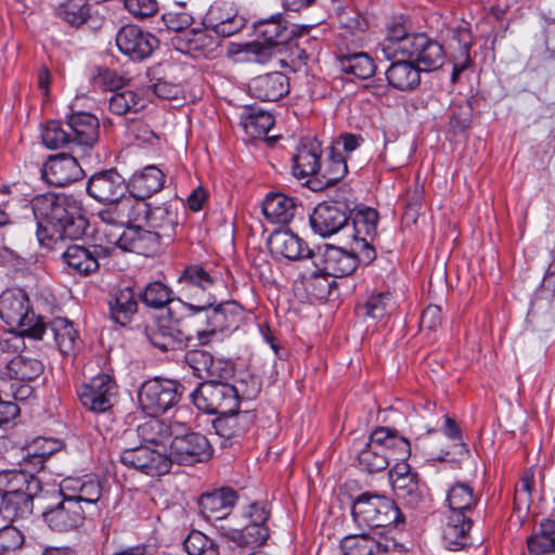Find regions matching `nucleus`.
<instances>
[{"instance_id": "nucleus-1", "label": "nucleus", "mask_w": 555, "mask_h": 555, "mask_svg": "<svg viewBox=\"0 0 555 555\" xmlns=\"http://www.w3.org/2000/svg\"><path fill=\"white\" fill-rule=\"evenodd\" d=\"M37 220V238L42 246L53 248L57 242L81 237L88 221L81 202L72 194L44 193L31 199Z\"/></svg>"}, {"instance_id": "nucleus-2", "label": "nucleus", "mask_w": 555, "mask_h": 555, "mask_svg": "<svg viewBox=\"0 0 555 555\" xmlns=\"http://www.w3.org/2000/svg\"><path fill=\"white\" fill-rule=\"evenodd\" d=\"M185 307L190 311L189 322L196 333L199 345L204 346L219 339L222 333L236 326L238 307L235 302L216 305L215 296H209L204 302H189Z\"/></svg>"}, {"instance_id": "nucleus-3", "label": "nucleus", "mask_w": 555, "mask_h": 555, "mask_svg": "<svg viewBox=\"0 0 555 555\" xmlns=\"http://www.w3.org/2000/svg\"><path fill=\"white\" fill-rule=\"evenodd\" d=\"M447 502L451 515L443 529V541L449 550L457 551L469 542L472 519L467 513L476 507L479 496L469 483L459 481L448 490Z\"/></svg>"}, {"instance_id": "nucleus-4", "label": "nucleus", "mask_w": 555, "mask_h": 555, "mask_svg": "<svg viewBox=\"0 0 555 555\" xmlns=\"http://www.w3.org/2000/svg\"><path fill=\"white\" fill-rule=\"evenodd\" d=\"M0 318L12 330L34 339L42 340V334L47 332L42 327V318L30 309L27 294L20 288L7 289L1 294Z\"/></svg>"}, {"instance_id": "nucleus-5", "label": "nucleus", "mask_w": 555, "mask_h": 555, "mask_svg": "<svg viewBox=\"0 0 555 555\" xmlns=\"http://www.w3.org/2000/svg\"><path fill=\"white\" fill-rule=\"evenodd\" d=\"M351 514L359 526L370 528L398 527L404 522L396 503L374 492L361 493L352 503Z\"/></svg>"}, {"instance_id": "nucleus-6", "label": "nucleus", "mask_w": 555, "mask_h": 555, "mask_svg": "<svg viewBox=\"0 0 555 555\" xmlns=\"http://www.w3.org/2000/svg\"><path fill=\"white\" fill-rule=\"evenodd\" d=\"M191 400L207 414H225L238 409L240 395L235 386L214 378L201 383L191 393Z\"/></svg>"}, {"instance_id": "nucleus-7", "label": "nucleus", "mask_w": 555, "mask_h": 555, "mask_svg": "<svg viewBox=\"0 0 555 555\" xmlns=\"http://www.w3.org/2000/svg\"><path fill=\"white\" fill-rule=\"evenodd\" d=\"M182 396V386L177 380L153 378L145 380L139 389V404L151 416H158L173 408Z\"/></svg>"}, {"instance_id": "nucleus-8", "label": "nucleus", "mask_w": 555, "mask_h": 555, "mask_svg": "<svg viewBox=\"0 0 555 555\" xmlns=\"http://www.w3.org/2000/svg\"><path fill=\"white\" fill-rule=\"evenodd\" d=\"M119 460L125 466L150 476L165 475L170 470V459L165 449H155L149 444L124 449Z\"/></svg>"}, {"instance_id": "nucleus-9", "label": "nucleus", "mask_w": 555, "mask_h": 555, "mask_svg": "<svg viewBox=\"0 0 555 555\" xmlns=\"http://www.w3.org/2000/svg\"><path fill=\"white\" fill-rule=\"evenodd\" d=\"M212 449L208 439L198 433L176 436L170 443V466L172 463L193 465L210 459Z\"/></svg>"}, {"instance_id": "nucleus-10", "label": "nucleus", "mask_w": 555, "mask_h": 555, "mask_svg": "<svg viewBox=\"0 0 555 555\" xmlns=\"http://www.w3.org/2000/svg\"><path fill=\"white\" fill-rule=\"evenodd\" d=\"M404 57L410 59L421 72H431L440 68L444 63L443 47L425 34H416L409 41L403 42Z\"/></svg>"}, {"instance_id": "nucleus-11", "label": "nucleus", "mask_w": 555, "mask_h": 555, "mask_svg": "<svg viewBox=\"0 0 555 555\" xmlns=\"http://www.w3.org/2000/svg\"><path fill=\"white\" fill-rule=\"evenodd\" d=\"M312 263L321 274L334 278L350 275L358 267L354 254L327 244L317 247Z\"/></svg>"}, {"instance_id": "nucleus-12", "label": "nucleus", "mask_w": 555, "mask_h": 555, "mask_svg": "<svg viewBox=\"0 0 555 555\" xmlns=\"http://www.w3.org/2000/svg\"><path fill=\"white\" fill-rule=\"evenodd\" d=\"M115 380L107 374H100L78 390V397L81 404L94 413L108 411L116 397Z\"/></svg>"}, {"instance_id": "nucleus-13", "label": "nucleus", "mask_w": 555, "mask_h": 555, "mask_svg": "<svg viewBox=\"0 0 555 555\" xmlns=\"http://www.w3.org/2000/svg\"><path fill=\"white\" fill-rule=\"evenodd\" d=\"M119 51L133 61L149 57L158 46V39L137 25H125L116 34Z\"/></svg>"}, {"instance_id": "nucleus-14", "label": "nucleus", "mask_w": 555, "mask_h": 555, "mask_svg": "<svg viewBox=\"0 0 555 555\" xmlns=\"http://www.w3.org/2000/svg\"><path fill=\"white\" fill-rule=\"evenodd\" d=\"M203 24L217 36L227 38L240 33L245 27L246 20L232 3L216 1L205 14Z\"/></svg>"}, {"instance_id": "nucleus-15", "label": "nucleus", "mask_w": 555, "mask_h": 555, "mask_svg": "<svg viewBox=\"0 0 555 555\" xmlns=\"http://www.w3.org/2000/svg\"><path fill=\"white\" fill-rule=\"evenodd\" d=\"M103 203L105 206L96 212V217L107 227H124L137 222L139 215L146 209L145 201H140L130 195Z\"/></svg>"}, {"instance_id": "nucleus-16", "label": "nucleus", "mask_w": 555, "mask_h": 555, "mask_svg": "<svg viewBox=\"0 0 555 555\" xmlns=\"http://www.w3.org/2000/svg\"><path fill=\"white\" fill-rule=\"evenodd\" d=\"M389 478L395 494L408 506L416 507L423 501L418 474L406 462L396 463L389 472Z\"/></svg>"}, {"instance_id": "nucleus-17", "label": "nucleus", "mask_w": 555, "mask_h": 555, "mask_svg": "<svg viewBox=\"0 0 555 555\" xmlns=\"http://www.w3.org/2000/svg\"><path fill=\"white\" fill-rule=\"evenodd\" d=\"M216 283L217 278L199 264L188 266L178 278L182 295L196 304L204 302V299L214 296L212 289Z\"/></svg>"}, {"instance_id": "nucleus-18", "label": "nucleus", "mask_w": 555, "mask_h": 555, "mask_svg": "<svg viewBox=\"0 0 555 555\" xmlns=\"http://www.w3.org/2000/svg\"><path fill=\"white\" fill-rule=\"evenodd\" d=\"M70 134L73 153L82 156L99 139V119L86 112L72 114L66 121Z\"/></svg>"}, {"instance_id": "nucleus-19", "label": "nucleus", "mask_w": 555, "mask_h": 555, "mask_svg": "<svg viewBox=\"0 0 555 555\" xmlns=\"http://www.w3.org/2000/svg\"><path fill=\"white\" fill-rule=\"evenodd\" d=\"M42 517L52 530L66 532L83 524L85 513L77 500L63 493V500L44 511Z\"/></svg>"}, {"instance_id": "nucleus-20", "label": "nucleus", "mask_w": 555, "mask_h": 555, "mask_svg": "<svg viewBox=\"0 0 555 555\" xmlns=\"http://www.w3.org/2000/svg\"><path fill=\"white\" fill-rule=\"evenodd\" d=\"M127 190L125 179L115 169L95 172L87 183L88 194L100 203L125 196Z\"/></svg>"}, {"instance_id": "nucleus-21", "label": "nucleus", "mask_w": 555, "mask_h": 555, "mask_svg": "<svg viewBox=\"0 0 555 555\" xmlns=\"http://www.w3.org/2000/svg\"><path fill=\"white\" fill-rule=\"evenodd\" d=\"M237 500L238 494L234 489L222 487L203 493L197 503L203 517L220 521L231 514Z\"/></svg>"}, {"instance_id": "nucleus-22", "label": "nucleus", "mask_w": 555, "mask_h": 555, "mask_svg": "<svg viewBox=\"0 0 555 555\" xmlns=\"http://www.w3.org/2000/svg\"><path fill=\"white\" fill-rule=\"evenodd\" d=\"M83 175L77 157L67 154L52 156L44 164L42 176L51 185L64 186L79 180Z\"/></svg>"}, {"instance_id": "nucleus-23", "label": "nucleus", "mask_w": 555, "mask_h": 555, "mask_svg": "<svg viewBox=\"0 0 555 555\" xmlns=\"http://www.w3.org/2000/svg\"><path fill=\"white\" fill-rule=\"evenodd\" d=\"M349 218L344 207L323 202L314 208L310 216V224L320 235L331 236L347 225Z\"/></svg>"}, {"instance_id": "nucleus-24", "label": "nucleus", "mask_w": 555, "mask_h": 555, "mask_svg": "<svg viewBox=\"0 0 555 555\" xmlns=\"http://www.w3.org/2000/svg\"><path fill=\"white\" fill-rule=\"evenodd\" d=\"M145 333L151 344L162 351L177 350L186 346V336L171 318L156 319L146 326Z\"/></svg>"}, {"instance_id": "nucleus-25", "label": "nucleus", "mask_w": 555, "mask_h": 555, "mask_svg": "<svg viewBox=\"0 0 555 555\" xmlns=\"http://www.w3.org/2000/svg\"><path fill=\"white\" fill-rule=\"evenodd\" d=\"M0 365V379L3 382L28 383L43 373L40 360L24 353L14 356L11 360L3 358Z\"/></svg>"}, {"instance_id": "nucleus-26", "label": "nucleus", "mask_w": 555, "mask_h": 555, "mask_svg": "<svg viewBox=\"0 0 555 555\" xmlns=\"http://www.w3.org/2000/svg\"><path fill=\"white\" fill-rule=\"evenodd\" d=\"M268 245L272 254L282 256L288 260L313 259L315 249L309 248L307 243L289 230L274 231Z\"/></svg>"}, {"instance_id": "nucleus-27", "label": "nucleus", "mask_w": 555, "mask_h": 555, "mask_svg": "<svg viewBox=\"0 0 555 555\" xmlns=\"http://www.w3.org/2000/svg\"><path fill=\"white\" fill-rule=\"evenodd\" d=\"M145 208V211L139 215L138 221L145 220L160 240H171L179 224L177 209L171 204L151 207L146 202Z\"/></svg>"}, {"instance_id": "nucleus-28", "label": "nucleus", "mask_w": 555, "mask_h": 555, "mask_svg": "<svg viewBox=\"0 0 555 555\" xmlns=\"http://www.w3.org/2000/svg\"><path fill=\"white\" fill-rule=\"evenodd\" d=\"M322 146L315 138H304L293 156V175L306 178L321 171Z\"/></svg>"}, {"instance_id": "nucleus-29", "label": "nucleus", "mask_w": 555, "mask_h": 555, "mask_svg": "<svg viewBox=\"0 0 555 555\" xmlns=\"http://www.w3.org/2000/svg\"><path fill=\"white\" fill-rule=\"evenodd\" d=\"M248 88L253 96L261 101L275 102L289 92V80L282 72H271L255 77Z\"/></svg>"}, {"instance_id": "nucleus-30", "label": "nucleus", "mask_w": 555, "mask_h": 555, "mask_svg": "<svg viewBox=\"0 0 555 555\" xmlns=\"http://www.w3.org/2000/svg\"><path fill=\"white\" fill-rule=\"evenodd\" d=\"M42 327L47 331L42 339L51 338L62 354H70L80 346V337L72 321L57 317L48 324L42 321Z\"/></svg>"}, {"instance_id": "nucleus-31", "label": "nucleus", "mask_w": 555, "mask_h": 555, "mask_svg": "<svg viewBox=\"0 0 555 555\" xmlns=\"http://www.w3.org/2000/svg\"><path fill=\"white\" fill-rule=\"evenodd\" d=\"M101 254H105L101 245H93L91 248L70 245L62 254V259L75 272L88 275L99 269V260L103 258Z\"/></svg>"}, {"instance_id": "nucleus-32", "label": "nucleus", "mask_w": 555, "mask_h": 555, "mask_svg": "<svg viewBox=\"0 0 555 555\" xmlns=\"http://www.w3.org/2000/svg\"><path fill=\"white\" fill-rule=\"evenodd\" d=\"M254 33L268 44H285L295 36L294 26H289L281 14L254 22Z\"/></svg>"}, {"instance_id": "nucleus-33", "label": "nucleus", "mask_w": 555, "mask_h": 555, "mask_svg": "<svg viewBox=\"0 0 555 555\" xmlns=\"http://www.w3.org/2000/svg\"><path fill=\"white\" fill-rule=\"evenodd\" d=\"M61 492H70L67 496L75 499L80 505L81 502L86 504H96L102 496V486L96 476L85 475L82 477H69L63 480Z\"/></svg>"}, {"instance_id": "nucleus-34", "label": "nucleus", "mask_w": 555, "mask_h": 555, "mask_svg": "<svg viewBox=\"0 0 555 555\" xmlns=\"http://www.w3.org/2000/svg\"><path fill=\"white\" fill-rule=\"evenodd\" d=\"M185 361L192 369L193 375L204 380L225 378L230 373L221 360L215 359L204 350L189 351Z\"/></svg>"}, {"instance_id": "nucleus-35", "label": "nucleus", "mask_w": 555, "mask_h": 555, "mask_svg": "<svg viewBox=\"0 0 555 555\" xmlns=\"http://www.w3.org/2000/svg\"><path fill=\"white\" fill-rule=\"evenodd\" d=\"M146 94L143 88H124L115 90L108 98V109L114 115L126 116L138 114L147 107Z\"/></svg>"}, {"instance_id": "nucleus-36", "label": "nucleus", "mask_w": 555, "mask_h": 555, "mask_svg": "<svg viewBox=\"0 0 555 555\" xmlns=\"http://www.w3.org/2000/svg\"><path fill=\"white\" fill-rule=\"evenodd\" d=\"M40 480L33 474L22 469L0 472V498L22 493H38Z\"/></svg>"}, {"instance_id": "nucleus-37", "label": "nucleus", "mask_w": 555, "mask_h": 555, "mask_svg": "<svg viewBox=\"0 0 555 555\" xmlns=\"http://www.w3.org/2000/svg\"><path fill=\"white\" fill-rule=\"evenodd\" d=\"M385 74L388 85L399 91H413L421 83V68L410 59L392 62Z\"/></svg>"}, {"instance_id": "nucleus-38", "label": "nucleus", "mask_w": 555, "mask_h": 555, "mask_svg": "<svg viewBox=\"0 0 555 555\" xmlns=\"http://www.w3.org/2000/svg\"><path fill=\"white\" fill-rule=\"evenodd\" d=\"M165 183V175L156 166H147L142 171L135 172L127 185L130 196L140 201L160 191Z\"/></svg>"}, {"instance_id": "nucleus-39", "label": "nucleus", "mask_w": 555, "mask_h": 555, "mask_svg": "<svg viewBox=\"0 0 555 555\" xmlns=\"http://www.w3.org/2000/svg\"><path fill=\"white\" fill-rule=\"evenodd\" d=\"M296 208L295 199L281 192L267 194L262 202V212L272 223H288L294 218Z\"/></svg>"}, {"instance_id": "nucleus-40", "label": "nucleus", "mask_w": 555, "mask_h": 555, "mask_svg": "<svg viewBox=\"0 0 555 555\" xmlns=\"http://www.w3.org/2000/svg\"><path fill=\"white\" fill-rule=\"evenodd\" d=\"M255 421V414L250 411L230 412L219 414L212 422L216 433L227 439H232L242 436L246 433Z\"/></svg>"}, {"instance_id": "nucleus-41", "label": "nucleus", "mask_w": 555, "mask_h": 555, "mask_svg": "<svg viewBox=\"0 0 555 555\" xmlns=\"http://www.w3.org/2000/svg\"><path fill=\"white\" fill-rule=\"evenodd\" d=\"M157 233L143 229L140 225H127L124 229V250L149 256L160 244Z\"/></svg>"}, {"instance_id": "nucleus-42", "label": "nucleus", "mask_w": 555, "mask_h": 555, "mask_svg": "<svg viewBox=\"0 0 555 555\" xmlns=\"http://www.w3.org/2000/svg\"><path fill=\"white\" fill-rule=\"evenodd\" d=\"M382 431L374 430L365 447L358 455V463L361 469L370 474L382 472L388 467L387 456L384 454V449L380 437H384Z\"/></svg>"}, {"instance_id": "nucleus-43", "label": "nucleus", "mask_w": 555, "mask_h": 555, "mask_svg": "<svg viewBox=\"0 0 555 555\" xmlns=\"http://www.w3.org/2000/svg\"><path fill=\"white\" fill-rule=\"evenodd\" d=\"M108 305L114 322L126 325L138 311L137 294L131 287L119 288L112 296Z\"/></svg>"}, {"instance_id": "nucleus-44", "label": "nucleus", "mask_w": 555, "mask_h": 555, "mask_svg": "<svg viewBox=\"0 0 555 555\" xmlns=\"http://www.w3.org/2000/svg\"><path fill=\"white\" fill-rule=\"evenodd\" d=\"M241 125L251 138L266 135L274 126V117L257 106H245L241 116Z\"/></svg>"}, {"instance_id": "nucleus-45", "label": "nucleus", "mask_w": 555, "mask_h": 555, "mask_svg": "<svg viewBox=\"0 0 555 555\" xmlns=\"http://www.w3.org/2000/svg\"><path fill=\"white\" fill-rule=\"evenodd\" d=\"M339 67L359 79L372 77L376 70L373 59L365 52H343L337 56Z\"/></svg>"}, {"instance_id": "nucleus-46", "label": "nucleus", "mask_w": 555, "mask_h": 555, "mask_svg": "<svg viewBox=\"0 0 555 555\" xmlns=\"http://www.w3.org/2000/svg\"><path fill=\"white\" fill-rule=\"evenodd\" d=\"M37 493H20L1 498L0 514L11 522L27 519L33 514L34 496Z\"/></svg>"}, {"instance_id": "nucleus-47", "label": "nucleus", "mask_w": 555, "mask_h": 555, "mask_svg": "<svg viewBox=\"0 0 555 555\" xmlns=\"http://www.w3.org/2000/svg\"><path fill=\"white\" fill-rule=\"evenodd\" d=\"M138 437L145 442L144 444L154 446L167 452L166 441L171 436L170 426L157 416H152L147 421L140 424L137 428Z\"/></svg>"}, {"instance_id": "nucleus-48", "label": "nucleus", "mask_w": 555, "mask_h": 555, "mask_svg": "<svg viewBox=\"0 0 555 555\" xmlns=\"http://www.w3.org/2000/svg\"><path fill=\"white\" fill-rule=\"evenodd\" d=\"M56 15L73 27H79L90 17L87 0H50Z\"/></svg>"}, {"instance_id": "nucleus-49", "label": "nucleus", "mask_w": 555, "mask_h": 555, "mask_svg": "<svg viewBox=\"0 0 555 555\" xmlns=\"http://www.w3.org/2000/svg\"><path fill=\"white\" fill-rule=\"evenodd\" d=\"M340 550L344 555H383L387 552V546L361 533L345 537L340 542Z\"/></svg>"}, {"instance_id": "nucleus-50", "label": "nucleus", "mask_w": 555, "mask_h": 555, "mask_svg": "<svg viewBox=\"0 0 555 555\" xmlns=\"http://www.w3.org/2000/svg\"><path fill=\"white\" fill-rule=\"evenodd\" d=\"M375 430L382 431L380 434L385 436L382 437L380 444L383 446L384 454L388 457V465L391 461H396V463L406 462L411 454L409 440L387 427H378Z\"/></svg>"}, {"instance_id": "nucleus-51", "label": "nucleus", "mask_w": 555, "mask_h": 555, "mask_svg": "<svg viewBox=\"0 0 555 555\" xmlns=\"http://www.w3.org/2000/svg\"><path fill=\"white\" fill-rule=\"evenodd\" d=\"M527 547L530 555L555 553V520H542L539 531L527 538Z\"/></svg>"}, {"instance_id": "nucleus-52", "label": "nucleus", "mask_w": 555, "mask_h": 555, "mask_svg": "<svg viewBox=\"0 0 555 555\" xmlns=\"http://www.w3.org/2000/svg\"><path fill=\"white\" fill-rule=\"evenodd\" d=\"M415 34H409L400 22H392L387 26L386 37L379 43V49L386 59L404 55L403 42L410 41Z\"/></svg>"}, {"instance_id": "nucleus-53", "label": "nucleus", "mask_w": 555, "mask_h": 555, "mask_svg": "<svg viewBox=\"0 0 555 555\" xmlns=\"http://www.w3.org/2000/svg\"><path fill=\"white\" fill-rule=\"evenodd\" d=\"M220 529L222 530L223 535L243 546L254 547L262 545L269 537L267 526H258L254 524H247L242 529L224 527H221Z\"/></svg>"}, {"instance_id": "nucleus-54", "label": "nucleus", "mask_w": 555, "mask_h": 555, "mask_svg": "<svg viewBox=\"0 0 555 555\" xmlns=\"http://www.w3.org/2000/svg\"><path fill=\"white\" fill-rule=\"evenodd\" d=\"M190 53H198L203 56H211L218 49L217 38L205 29H191L183 34L180 39Z\"/></svg>"}, {"instance_id": "nucleus-55", "label": "nucleus", "mask_w": 555, "mask_h": 555, "mask_svg": "<svg viewBox=\"0 0 555 555\" xmlns=\"http://www.w3.org/2000/svg\"><path fill=\"white\" fill-rule=\"evenodd\" d=\"M139 297L146 307L162 309L173 300V292L167 284L153 281L144 286Z\"/></svg>"}, {"instance_id": "nucleus-56", "label": "nucleus", "mask_w": 555, "mask_h": 555, "mask_svg": "<svg viewBox=\"0 0 555 555\" xmlns=\"http://www.w3.org/2000/svg\"><path fill=\"white\" fill-rule=\"evenodd\" d=\"M347 172V157L331 150L325 167L319 172L322 177V180H319L321 188L335 185Z\"/></svg>"}, {"instance_id": "nucleus-57", "label": "nucleus", "mask_w": 555, "mask_h": 555, "mask_svg": "<svg viewBox=\"0 0 555 555\" xmlns=\"http://www.w3.org/2000/svg\"><path fill=\"white\" fill-rule=\"evenodd\" d=\"M378 212L374 208L358 209L352 217L353 238L363 236L373 240L377 233Z\"/></svg>"}, {"instance_id": "nucleus-58", "label": "nucleus", "mask_w": 555, "mask_h": 555, "mask_svg": "<svg viewBox=\"0 0 555 555\" xmlns=\"http://www.w3.org/2000/svg\"><path fill=\"white\" fill-rule=\"evenodd\" d=\"M43 144L50 150L69 147L73 152V144L68 128L60 121H49L41 133Z\"/></svg>"}, {"instance_id": "nucleus-59", "label": "nucleus", "mask_w": 555, "mask_h": 555, "mask_svg": "<svg viewBox=\"0 0 555 555\" xmlns=\"http://www.w3.org/2000/svg\"><path fill=\"white\" fill-rule=\"evenodd\" d=\"M189 555H219L218 545L201 531L193 530L183 542Z\"/></svg>"}, {"instance_id": "nucleus-60", "label": "nucleus", "mask_w": 555, "mask_h": 555, "mask_svg": "<svg viewBox=\"0 0 555 555\" xmlns=\"http://www.w3.org/2000/svg\"><path fill=\"white\" fill-rule=\"evenodd\" d=\"M163 21L168 29L182 31L193 24L194 18L184 4H176L163 14Z\"/></svg>"}, {"instance_id": "nucleus-61", "label": "nucleus", "mask_w": 555, "mask_h": 555, "mask_svg": "<svg viewBox=\"0 0 555 555\" xmlns=\"http://www.w3.org/2000/svg\"><path fill=\"white\" fill-rule=\"evenodd\" d=\"M16 330H12L0 337V365H3L2 360L7 358L11 360V356L18 353L24 347V336L21 331L15 333Z\"/></svg>"}, {"instance_id": "nucleus-62", "label": "nucleus", "mask_w": 555, "mask_h": 555, "mask_svg": "<svg viewBox=\"0 0 555 555\" xmlns=\"http://www.w3.org/2000/svg\"><path fill=\"white\" fill-rule=\"evenodd\" d=\"M24 534L16 527L9 525L0 529V554H9L24 544Z\"/></svg>"}, {"instance_id": "nucleus-63", "label": "nucleus", "mask_w": 555, "mask_h": 555, "mask_svg": "<svg viewBox=\"0 0 555 555\" xmlns=\"http://www.w3.org/2000/svg\"><path fill=\"white\" fill-rule=\"evenodd\" d=\"M142 88L146 94L147 104L152 102L154 98L165 100L175 99L179 92V87L177 85L163 79H158L152 85L142 86Z\"/></svg>"}, {"instance_id": "nucleus-64", "label": "nucleus", "mask_w": 555, "mask_h": 555, "mask_svg": "<svg viewBox=\"0 0 555 555\" xmlns=\"http://www.w3.org/2000/svg\"><path fill=\"white\" fill-rule=\"evenodd\" d=\"M444 414L438 411L435 404H426L420 411V420L414 424L418 429H425L426 434L436 431V427L439 424L440 417Z\"/></svg>"}]
</instances>
